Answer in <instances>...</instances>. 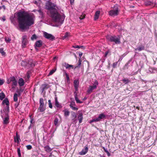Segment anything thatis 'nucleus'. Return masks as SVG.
Here are the masks:
<instances>
[{
	"mask_svg": "<svg viewBox=\"0 0 157 157\" xmlns=\"http://www.w3.org/2000/svg\"><path fill=\"white\" fill-rule=\"evenodd\" d=\"M17 20L20 29L25 30L34 24L35 17L33 13L22 11L17 13Z\"/></svg>",
	"mask_w": 157,
	"mask_h": 157,
	"instance_id": "f257e3e1",
	"label": "nucleus"
},
{
	"mask_svg": "<svg viewBox=\"0 0 157 157\" xmlns=\"http://www.w3.org/2000/svg\"><path fill=\"white\" fill-rule=\"evenodd\" d=\"M46 9L48 10L47 13L51 17L56 26L61 25L64 20V17L61 15L59 12V8L55 3L48 2L46 3Z\"/></svg>",
	"mask_w": 157,
	"mask_h": 157,
	"instance_id": "f03ea898",
	"label": "nucleus"
},
{
	"mask_svg": "<svg viewBox=\"0 0 157 157\" xmlns=\"http://www.w3.org/2000/svg\"><path fill=\"white\" fill-rule=\"evenodd\" d=\"M106 38L108 41L114 42L116 44H119L121 43L120 39L119 36L107 35L106 36Z\"/></svg>",
	"mask_w": 157,
	"mask_h": 157,
	"instance_id": "7ed1b4c3",
	"label": "nucleus"
},
{
	"mask_svg": "<svg viewBox=\"0 0 157 157\" xmlns=\"http://www.w3.org/2000/svg\"><path fill=\"white\" fill-rule=\"evenodd\" d=\"M98 85V82L97 80L95 81L93 86H89L88 90L87 91V93L88 94H90L93 91V90L96 89L97 86Z\"/></svg>",
	"mask_w": 157,
	"mask_h": 157,
	"instance_id": "20e7f679",
	"label": "nucleus"
},
{
	"mask_svg": "<svg viewBox=\"0 0 157 157\" xmlns=\"http://www.w3.org/2000/svg\"><path fill=\"white\" fill-rule=\"evenodd\" d=\"M119 11L117 7H114V8L109 11V15L114 17L118 15Z\"/></svg>",
	"mask_w": 157,
	"mask_h": 157,
	"instance_id": "39448f33",
	"label": "nucleus"
},
{
	"mask_svg": "<svg viewBox=\"0 0 157 157\" xmlns=\"http://www.w3.org/2000/svg\"><path fill=\"white\" fill-rule=\"evenodd\" d=\"M44 36L48 39L51 40H53L55 39V37L52 35L46 32H44L43 33Z\"/></svg>",
	"mask_w": 157,
	"mask_h": 157,
	"instance_id": "423d86ee",
	"label": "nucleus"
},
{
	"mask_svg": "<svg viewBox=\"0 0 157 157\" xmlns=\"http://www.w3.org/2000/svg\"><path fill=\"white\" fill-rule=\"evenodd\" d=\"M10 81L12 82V88L14 89L15 86L17 85V82L14 76L10 77Z\"/></svg>",
	"mask_w": 157,
	"mask_h": 157,
	"instance_id": "0eeeda50",
	"label": "nucleus"
},
{
	"mask_svg": "<svg viewBox=\"0 0 157 157\" xmlns=\"http://www.w3.org/2000/svg\"><path fill=\"white\" fill-rule=\"evenodd\" d=\"M79 82L78 80H75L73 82V85L75 91H78L79 86Z\"/></svg>",
	"mask_w": 157,
	"mask_h": 157,
	"instance_id": "6e6552de",
	"label": "nucleus"
},
{
	"mask_svg": "<svg viewBox=\"0 0 157 157\" xmlns=\"http://www.w3.org/2000/svg\"><path fill=\"white\" fill-rule=\"evenodd\" d=\"M42 42L41 40H39L36 42L34 45L35 48L37 50V49L36 47H40L42 46Z\"/></svg>",
	"mask_w": 157,
	"mask_h": 157,
	"instance_id": "1a4fd4ad",
	"label": "nucleus"
},
{
	"mask_svg": "<svg viewBox=\"0 0 157 157\" xmlns=\"http://www.w3.org/2000/svg\"><path fill=\"white\" fill-rule=\"evenodd\" d=\"M88 148L87 147H86L84 149H83L82 151L79 152V154L81 155H85L88 152Z\"/></svg>",
	"mask_w": 157,
	"mask_h": 157,
	"instance_id": "9d476101",
	"label": "nucleus"
},
{
	"mask_svg": "<svg viewBox=\"0 0 157 157\" xmlns=\"http://www.w3.org/2000/svg\"><path fill=\"white\" fill-rule=\"evenodd\" d=\"M63 66L65 67L66 69L70 70L71 68H73V66L72 65L66 63H64L63 64Z\"/></svg>",
	"mask_w": 157,
	"mask_h": 157,
	"instance_id": "9b49d317",
	"label": "nucleus"
},
{
	"mask_svg": "<svg viewBox=\"0 0 157 157\" xmlns=\"http://www.w3.org/2000/svg\"><path fill=\"white\" fill-rule=\"evenodd\" d=\"M38 12L40 15L39 17L42 19H43L44 17V15L43 11L40 9L38 10Z\"/></svg>",
	"mask_w": 157,
	"mask_h": 157,
	"instance_id": "f8f14e48",
	"label": "nucleus"
},
{
	"mask_svg": "<svg viewBox=\"0 0 157 157\" xmlns=\"http://www.w3.org/2000/svg\"><path fill=\"white\" fill-rule=\"evenodd\" d=\"M55 105L56 106L59 108H60L62 107L61 105L59 104L57 98L56 97H55Z\"/></svg>",
	"mask_w": 157,
	"mask_h": 157,
	"instance_id": "ddd939ff",
	"label": "nucleus"
},
{
	"mask_svg": "<svg viewBox=\"0 0 157 157\" xmlns=\"http://www.w3.org/2000/svg\"><path fill=\"white\" fill-rule=\"evenodd\" d=\"M75 105V102L71 103L70 105V106L72 110H77L78 109L77 107H75L74 106Z\"/></svg>",
	"mask_w": 157,
	"mask_h": 157,
	"instance_id": "4468645a",
	"label": "nucleus"
},
{
	"mask_svg": "<svg viewBox=\"0 0 157 157\" xmlns=\"http://www.w3.org/2000/svg\"><path fill=\"white\" fill-rule=\"evenodd\" d=\"M18 83L20 86H23L25 84V82L23 79L21 78L19 79Z\"/></svg>",
	"mask_w": 157,
	"mask_h": 157,
	"instance_id": "2eb2a0df",
	"label": "nucleus"
},
{
	"mask_svg": "<svg viewBox=\"0 0 157 157\" xmlns=\"http://www.w3.org/2000/svg\"><path fill=\"white\" fill-rule=\"evenodd\" d=\"M3 111L5 115H8V113L9 111V106H6L3 109Z\"/></svg>",
	"mask_w": 157,
	"mask_h": 157,
	"instance_id": "dca6fc26",
	"label": "nucleus"
},
{
	"mask_svg": "<svg viewBox=\"0 0 157 157\" xmlns=\"http://www.w3.org/2000/svg\"><path fill=\"white\" fill-rule=\"evenodd\" d=\"M145 49V47L144 45H141L140 46H139L137 48L135 49L136 51H140L142 50H144Z\"/></svg>",
	"mask_w": 157,
	"mask_h": 157,
	"instance_id": "f3484780",
	"label": "nucleus"
},
{
	"mask_svg": "<svg viewBox=\"0 0 157 157\" xmlns=\"http://www.w3.org/2000/svg\"><path fill=\"white\" fill-rule=\"evenodd\" d=\"M78 118L79 120V123H81L83 119L82 114V113L79 114L78 116Z\"/></svg>",
	"mask_w": 157,
	"mask_h": 157,
	"instance_id": "a211bd4d",
	"label": "nucleus"
},
{
	"mask_svg": "<svg viewBox=\"0 0 157 157\" xmlns=\"http://www.w3.org/2000/svg\"><path fill=\"white\" fill-rule=\"evenodd\" d=\"M6 116L5 118L3 119V123L4 124H7L9 122V116L8 115H6Z\"/></svg>",
	"mask_w": 157,
	"mask_h": 157,
	"instance_id": "6ab92c4d",
	"label": "nucleus"
},
{
	"mask_svg": "<svg viewBox=\"0 0 157 157\" xmlns=\"http://www.w3.org/2000/svg\"><path fill=\"white\" fill-rule=\"evenodd\" d=\"M38 110H39L40 112H42L45 110V108L44 107V105H40Z\"/></svg>",
	"mask_w": 157,
	"mask_h": 157,
	"instance_id": "aec40b11",
	"label": "nucleus"
},
{
	"mask_svg": "<svg viewBox=\"0 0 157 157\" xmlns=\"http://www.w3.org/2000/svg\"><path fill=\"white\" fill-rule=\"evenodd\" d=\"M72 115L73 117L74 118L73 119H72V120L74 122L76 123L77 121V119H76L77 117V115L74 112L72 113Z\"/></svg>",
	"mask_w": 157,
	"mask_h": 157,
	"instance_id": "412c9836",
	"label": "nucleus"
},
{
	"mask_svg": "<svg viewBox=\"0 0 157 157\" xmlns=\"http://www.w3.org/2000/svg\"><path fill=\"white\" fill-rule=\"evenodd\" d=\"M100 14V11H97L95 14L94 15V19L95 20H96L99 17V15Z\"/></svg>",
	"mask_w": 157,
	"mask_h": 157,
	"instance_id": "4be33fe9",
	"label": "nucleus"
},
{
	"mask_svg": "<svg viewBox=\"0 0 157 157\" xmlns=\"http://www.w3.org/2000/svg\"><path fill=\"white\" fill-rule=\"evenodd\" d=\"M44 148L45 150L47 152H50L52 150L51 148L49 147V146L48 145L45 146Z\"/></svg>",
	"mask_w": 157,
	"mask_h": 157,
	"instance_id": "5701e85b",
	"label": "nucleus"
},
{
	"mask_svg": "<svg viewBox=\"0 0 157 157\" xmlns=\"http://www.w3.org/2000/svg\"><path fill=\"white\" fill-rule=\"evenodd\" d=\"M105 116L103 113L100 114L98 116V118L100 121L101 119L105 118Z\"/></svg>",
	"mask_w": 157,
	"mask_h": 157,
	"instance_id": "b1692460",
	"label": "nucleus"
},
{
	"mask_svg": "<svg viewBox=\"0 0 157 157\" xmlns=\"http://www.w3.org/2000/svg\"><path fill=\"white\" fill-rule=\"evenodd\" d=\"M20 140V139L19 137V136L18 135H17V133L16 137H15L14 138V141L15 142H17L18 143L19 142Z\"/></svg>",
	"mask_w": 157,
	"mask_h": 157,
	"instance_id": "393cba45",
	"label": "nucleus"
},
{
	"mask_svg": "<svg viewBox=\"0 0 157 157\" xmlns=\"http://www.w3.org/2000/svg\"><path fill=\"white\" fill-rule=\"evenodd\" d=\"M47 86V85L46 84H43L41 85L40 89H41L42 92H43L44 90L45 89L46 87Z\"/></svg>",
	"mask_w": 157,
	"mask_h": 157,
	"instance_id": "a878e982",
	"label": "nucleus"
},
{
	"mask_svg": "<svg viewBox=\"0 0 157 157\" xmlns=\"http://www.w3.org/2000/svg\"><path fill=\"white\" fill-rule=\"evenodd\" d=\"M59 123V120L58 118L56 117L54 121V124L55 126H58L59 124H58Z\"/></svg>",
	"mask_w": 157,
	"mask_h": 157,
	"instance_id": "bb28decb",
	"label": "nucleus"
},
{
	"mask_svg": "<svg viewBox=\"0 0 157 157\" xmlns=\"http://www.w3.org/2000/svg\"><path fill=\"white\" fill-rule=\"evenodd\" d=\"M100 121L99 120V119L98 118V117L97 118H95L94 119H92V120H91V121H90V123H91L92 122H98V121Z\"/></svg>",
	"mask_w": 157,
	"mask_h": 157,
	"instance_id": "cd10ccee",
	"label": "nucleus"
},
{
	"mask_svg": "<svg viewBox=\"0 0 157 157\" xmlns=\"http://www.w3.org/2000/svg\"><path fill=\"white\" fill-rule=\"evenodd\" d=\"M145 5L146 6H151L153 4V3L151 1H147L145 2Z\"/></svg>",
	"mask_w": 157,
	"mask_h": 157,
	"instance_id": "c85d7f7f",
	"label": "nucleus"
},
{
	"mask_svg": "<svg viewBox=\"0 0 157 157\" xmlns=\"http://www.w3.org/2000/svg\"><path fill=\"white\" fill-rule=\"evenodd\" d=\"M27 44V41L25 40H22V46L23 48H25V46Z\"/></svg>",
	"mask_w": 157,
	"mask_h": 157,
	"instance_id": "c756f323",
	"label": "nucleus"
},
{
	"mask_svg": "<svg viewBox=\"0 0 157 157\" xmlns=\"http://www.w3.org/2000/svg\"><path fill=\"white\" fill-rule=\"evenodd\" d=\"M3 104H5L6 106H9V101L7 99H5L2 102Z\"/></svg>",
	"mask_w": 157,
	"mask_h": 157,
	"instance_id": "7c9ffc66",
	"label": "nucleus"
},
{
	"mask_svg": "<svg viewBox=\"0 0 157 157\" xmlns=\"http://www.w3.org/2000/svg\"><path fill=\"white\" fill-rule=\"evenodd\" d=\"M75 100L77 103H82V102L79 100L78 97H77V94H75Z\"/></svg>",
	"mask_w": 157,
	"mask_h": 157,
	"instance_id": "2f4dec72",
	"label": "nucleus"
},
{
	"mask_svg": "<svg viewBox=\"0 0 157 157\" xmlns=\"http://www.w3.org/2000/svg\"><path fill=\"white\" fill-rule=\"evenodd\" d=\"M18 94L15 93L13 96V100L15 101H17L18 100Z\"/></svg>",
	"mask_w": 157,
	"mask_h": 157,
	"instance_id": "473e14b6",
	"label": "nucleus"
},
{
	"mask_svg": "<svg viewBox=\"0 0 157 157\" xmlns=\"http://www.w3.org/2000/svg\"><path fill=\"white\" fill-rule=\"evenodd\" d=\"M28 64H30V66L32 67H34L35 66L34 62L33 61L31 60V61H29V62Z\"/></svg>",
	"mask_w": 157,
	"mask_h": 157,
	"instance_id": "72a5a7b5",
	"label": "nucleus"
},
{
	"mask_svg": "<svg viewBox=\"0 0 157 157\" xmlns=\"http://www.w3.org/2000/svg\"><path fill=\"white\" fill-rule=\"evenodd\" d=\"M64 115L66 117L68 116L70 114V112L67 110H65L64 111Z\"/></svg>",
	"mask_w": 157,
	"mask_h": 157,
	"instance_id": "f704fd0d",
	"label": "nucleus"
},
{
	"mask_svg": "<svg viewBox=\"0 0 157 157\" xmlns=\"http://www.w3.org/2000/svg\"><path fill=\"white\" fill-rule=\"evenodd\" d=\"M5 97V95L3 92H2L0 94V99L2 100Z\"/></svg>",
	"mask_w": 157,
	"mask_h": 157,
	"instance_id": "c9c22d12",
	"label": "nucleus"
},
{
	"mask_svg": "<svg viewBox=\"0 0 157 157\" xmlns=\"http://www.w3.org/2000/svg\"><path fill=\"white\" fill-rule=\"evenodd\" d=\"M39 103L40 104V105H44V100L43 98H40Z\"/></svg>",
	"mask_w": 157,
	"mask_h": 157,
	"instance_id": "e433bc0d",
	"label": "nucleus"
},
{
	"mask_svg": "<svg viewBox=\"0 0 157 157\" xmlns=\"http://www.w3.org/2000/svg\"><path fill=\"white\" fill-rule=\"evenodd\" d=\"M122 81L125 84H127L130 81L128 79L124 78L122 79Z\"/></svg>",
	"mask_w": 157,
	"mask_h": 157,
	"instance_id": "4c0bfd02",
	"label": "nucleus"
},
{
	"mask_svg": "<svg viewBox=\"0 0 157 157\" xmlns=\"http://www.w3.org/2000/svg\"><path fill=\"white\" fill-rule=\"evenodd\" d=\"M69 36V34L68 33H65L63 36V39H65L68 37Z\"/></svg>",
	"mask_w": 157,
	"mask_h": 157,
	"instance_id": "58836bf2",
	"label": "nucleus"
},
{
	"mask_svg": "<svg viewBox=\"0 0 157 157\" xmlns=\"http://www.w3.org/2000/svg\"><path fill=\"white\" fill-rule=\"evenodd\" d=\"M0 53L2 56H4L5 54V52H4L3 48H0Z\"/></svg>",
	"mask_w": 157,
	"mask_h": 157,
	"instance_id": "ea45409f",
	"label": "nucleus"
},
{
	"mask_svg": "<svg viewBox=\"0 0 157 157\" xmlns=\"http://www.w3.org/2000/svg\"><path fill=\"white\" fill-rule=\"evenodd\" d=\"M49 107L50 108L52 109V103L51 102V101L50 100H48Z\"/></svg>",
	"mask_w": 157,
	"mask_h": 157,
	"instance_id": "a19ab883",
	"label": "nucleus"
},
{
	"mask_svg": "<svg viewBox=\"0 0 157 157\" xmlns=\"http://www.w3.org/2000/svg\"><path fill=\"white\" fill-rule=\"evenodd\" d=\"M30 117L31 118V120L30 121V122L31 123V124H32V123H33V118H32V117H31V116H30ZM31 124H30V125L29 127L28 128L29 129L30 128H31Z\"/></svg>",
	"mask_w": 157,
	"mask_h": 157,
	"instance_id": "79ce46f5",
	"label": "nucleus"
},
{
	"mask_svg": "<svg viewBox=\"0 0 157 157\" xmlns=\"http://www.w3.org/2000/svg\"><path fill=\"white\" fill-rule=\"evenodd\" d=\"M37 36L35 34H33L31 37V39L32 40H33L34 39H36Z\"/></svg>",
	"mask_w": 157,
	"mask_h": 157,
	"instance_id": "37998d69",
	"label": "nucleus"
},
{
	"mask_svg": "<svg viewBox=\"0 0 157 157\" xmlns=\"http://www.w3.org/2000/svg\"><path fill=\"white\" fill-rule=\"evenodd\" d=\"M18 155L19 157H21V155L20 152V150L19 148H18L17 150Z\"/></svg>",
	"mask_w": 157,
	"mask_h": 157,
	"instance_id": "c03bdc74",
	"label": "nucleus"
},
{
	"mask_svg": "<svg viewBox=\"0 0 157 157\" xmlns=\"http://www.w3.org/2000/svg\"><path fill=\"white\" fill-rule=\"evenodd\" d=\"M56 71L55 70L53 69L51 70L49 74V75H52Z\"/></svg>",
	"mask_w": 157,
	"mask_h": 157,
	"instance_id": "a18cd8bd",
	"label": "nucleus"
},
{
	"mask_svg": "<svg viewBox=\"0 0 157 157\" xmlns=\"http://www.w3.org/2000/svg\"><path fill=\"white\" fill-rule=\"evenodd\" d=\"M26 147L28 150H31L32 148V146L30 145H27Z\"/></svg>",
	"mask_w": 157,
	"mask_h": 157,
	"instance_id": "49530a36",
	"label": "nucleus"
},
{
	"mask_svg": "<svg viewBox=\"0 0 157 157\" xmlns=\"http://www.w3.org/2000/svg\"><path fill=\"white\" fill-rule=\"evenodd\" d=\"M26 64H27V63H26V62H25L23 61H22L21 62V65H22V66H25V65H26Z\"/></svg>",
	"mask_w": 157,
	"mask_h": 157,
	"instance_id": "de8ad7c7",
	"label": "nucleus"
},
{
	"mask_svg": "<svg viewBox=\"0 0 157 157\" xmlns=\"http://www.w3.org/2000/svg\"><path fill=\"white\" fill-rule=\"evenodd\" d=\"M117 64V62H116L113 63V68H115L116 67Z\"/></svg>",
	"mask_w": 157,
	"mask_h": 157,
	"instance_id": "09e8293b",
	"label": "nucleus"
},
{
	"mask_svg": "<svg viewBox=\"0 0 157 157\" xmlns=\"http://www.w3.org/2000/svg\"><path fill=\"white\" fill-rule=\"evenodd\" d=\"M27 36L26 35H24L22 36V40H26Z\"/></svg>",
	"mask_w": 157,
	"mask_h": 157,
	"instance_id": "8fccbe9b",
	"label": "nucleus"
},
{
	"mask_svg": "<svg viewBox=\"0 0 157 157\" xmlns=\"http://www.w3.org/2000/svg\"><path fill=\"white\" fill-rule=\"evenodd\" d=\"M5 40L7 42H9L11 41V39L9 38H6L5 39Z\"/></svg>",
	"mask_w": 157,
	"mask_h": 157,
	"instance_id": "3c124183",
	"label": "nucleus"
},
{
	"mask_svg": "<svg viewBox=\"0 0 157 157\" xmlns=\"http://www.w3.org/2000/svg\"><path fill=\"white\" fill-rule=\"evenodd\" d=\"M4 83V81L2 79H0V85H2Z\"/></svg>",
	"mask_w": 157,
	"mask_h": 157,
	"instance_id": "603ef678",
	"label": "nucleus"
},
{
	"mask_svg": "<svg viewBox=\"0 0 157 157\" xmlns=\"http://www.w3.org/2000/svg\"><path fill=\"white\" fill-rule=\"evenodd\" d=\"M65 75L66 76L67 78V79H69V76H68V75L66 73V72H65Z\"/></svg>",
	"mask_w": 157,
	"mask_h": 157,
	"instance_id": "864d4df0",
	"label": "nucleus"
},
{
	"mask_svg": "<svg viewBox=\"0 0 157 157\" xmlns=\"http://www.w3.org/2000/svg\"><path fill=\"white\" fill-rule=\"evenodd\" d=\"M73 48H80V46L78 45H77V46H73Z\"/></svg>",
	"mask_w": 157,
	"mask_h": 157,
	"instance_id": "5fc2aeb1",
	"label": "nucleus"
},
{
	"mask_svg": "<svg viewBox=\"0 0 157 157\" xmlns=\"http://www.w3.org/2000/svg\"><path fill=\"white\" fill-rule=\"evenodd\" d=\"M0 19L3 21H4L6 20L5 17L4 16L2 18H1Z\"/></svg>",
	"mask_w": 157,
	"mask_h": 157,
	"instance_id": "6e6d98bb",
	"label": "nucleus"
},
{
	"mask_svg": "<svg viewBox=\"0 0 157 157\" xmlns=\"http://www.w3.org/2000/svg\"><path fill=\"white\" fill-rule=\"evenodd\" d=\"M75 0H70V2L71 4L72 5L74 2Z\"/></svg>",
	"mask_w": 157,
	"mask_h": 157,
	"instance_id": "4d7b16f0",
	"label": "nucleus"
},
{
	"mask_svg": "<svg viewBox=\"0 0 157 157\" xmlns=\"http://www.w3.org/2000/svg\"><path fill=\"white\" fill-rule=\"evenodd\" d=\"M11 82V81H10V79L7 80V84H9Z\"/></svg>",
	"mask_w": 157,
	"mask_h": 157,
	"instance_id": "13d9d810",
	"label": "nucleus"
},
{
	"mask_svg": "<svg viewBox=\"0 0 157 157\" xmlns=\"http://www.w3.org/2000/svg\"><path fill=\"white\" fill-rule=\"evenodd\" d=\"M102 148L104 149V151H105L106 152H107L108 151V150H107V148H105L104 147H102Z\"/></svg>",
	"mask_w": 157,
	"mask_h": 157,
	"instance_id": "bf43d9fd",
	"label": "nucleus"
},
{
	"mask_svg": "<svg viewBox=\"0 0 157 157\" xmlns=\"http://www.w3.org/2000/svg\"><path fill=\"white\" fill-rule=\"evenodd\" d=\"M106 153H107L108 156L109 157L110 156V154L108 151L107 152H106Z\"/></svg>",
	"mask_w": 157,
	"mask_h": 157,
	"instance_id": "052dcab7",
	"label": "nucleus"
},
{
	"mask_svg": "<svg viewBox=\"0 0 157 157\" xmlns=\"http://www.w3.org/2000/svg\"><path fill=\"white\" fill-rule=\"evenodd\" d=\"M38 10H34L32 11V12H38Z\"/></svg>",
	"mask_w": 157,
	"mask_h": 157,
	"instance_id": "680f3d73",
	"label": "nucleus"
},
{
	"mask_svg": "<svg viewBox=\"0 0 157 157\" xmlns=\"http://www.w3.org/2000/svg\"><path fill=\"white\" fill-rule=\"evenodd\" d=\"M108 52H106L105 54V56H107V55H108Z\"/></svg>",
	"mask_w": 157,
	"mask_h": 157,
	"instance_id": "e2e57ef3",
	"label": "nucleus"
},
{
	"mask_svg": "<svg viewBox=\"0 0 157 157\" xmlns=\"http://www.w3.org/2000/svg\"><path fill=\"white\" fill-rule=\"evenodd\" d=\"M2 7L5 10L6 9L5 6L4 5H3L2 6Z\"/></svg>",
	"mask_w": 157,
	"mask_h": 157,
	"instance_id": "0e129e2a",
	"label": "nucleus"
},
{
	"mask_svg": "<svg viewBox=\"0 0 157 157\" xmlns=\"http://www.w3.org/2000/svg\"><path fill=\"white\" fill-rule=\"evenodd\" d=\"M85 17H82V18L81 17H79V18L81 19H83Z\"/></svg>",
	"mask_w": 157,
	"mask_h": 157,
	"instance_id": "69168bd1",
	"label": "nucleus"
},
{
	"mask_svg": "<svg viewBox=\"0 0 157 157\" xmlns=\"http://www.w3.org/2000/svg\"><path fill=\"white\" fill-rule=\"evenodd\" d=\"M81 64V62L79 61L78 65L80 66Z\"/></svg>",
	"mask_w": 157,
	"mask_h": 157,
	"instance_id": "338daca9",
	"label": "nucleus"
},
{
	"mask_svg": "<svg viewBox=\"0 0 157 157\" xmlns=\"http://www.w3.org/2000/svg\"><path fill=\"white\" fill-rule=\"evenodd\" d=\"M80 46V48H82L83 47V46Z\"/></svg>",
	"mask_w": 157,
	"mask_h": 157,
	"instance_id": "774afa93",
	"label": "nucleus"
}]
</instances>
